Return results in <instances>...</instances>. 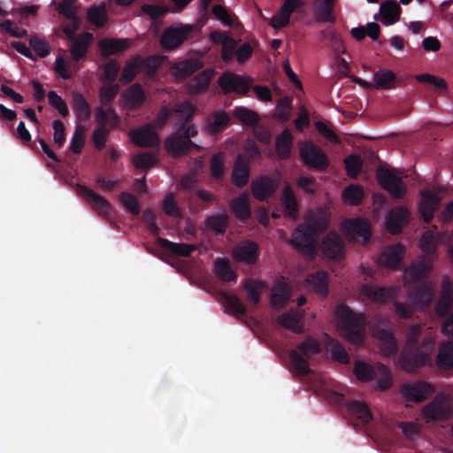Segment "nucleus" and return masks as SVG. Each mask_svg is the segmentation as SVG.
<instances>
[{
    "instance_id": "nucleus-25",
    "label": "nucleus",
    "mask_w": 453,
    "mask_h": 453,
    "mask_svg": "<svg viewBox=\"0 0 453 453\" xmlns=\"http://www.w3.org/2000/svg\"><path fill=\"white\" fill-rule=\"evenodd\" d=\"M132 141L139 147H154L159 143V139L151 124L133 130L130 133Z\"/></svg>"
},
{
    "instance_id": "nucleus-23",
    "label": "nucleus",
    "mask_w": 453,
    "mask_h": 453,
    "mask_svg": "<svg viewBox=\"0 0 453 453\" xmlns=\"http://www.w3.org/2000/svg\"><path fill=\"white\" fill-rule=\"evenodd\" d=\"M250 168L249 160L242 154L238 155L234 162L231 181L238 188H242L249 181Z\"/></svg>"
},
{
    "instance_id": "nucleus-58",
    "label": "nucleus",
    "mask_w": 453,
    "mask_h": 453,
    "mask_svg": "<svg viewBox=\"0 0 453 453\" xmlns=\"http://www.w3.org/2000/svg\"><path fill=\"white\" fill-rule=\"evenodd\" d=\"M119 200L132 215L137 216L140 213L141 210L138 199L133 194L121 192L119 196Z\"/></svg>"
},
{
    "instance_id": "nucleus-5",
    "label": "nucleus",
    "mask_w": 453,
    "mask_h": 453,
    "mask_svg": "<svg viewBox=\"0 0 453 453\" xmlns=\"http://www.w3.org/2000/svg\"><path fill=\"white\" fill-rule=\"evenodd\" d=\"M354 373L358 380L368 382L376 380V389L383 391L392 385L391 372L381 363L372 365L363 360H357L354 365Z\"/></svg>"
},
{
    "instance_id": "nucleus-13",
    "label": "nucleus",
    "mask_w": 453,
    "mask_h": 453,
    "mask_svg": "<svg viewBox=\"0 0 453 453\" xmlns=\"http://www.w3.org/2000/svg\"><path fill=\"white\" fill-rule=\"evenodd\" d=\"M320 250L324 257L340 260L344 256L345 245L337 233L330 232L322 239Z\"/></svg>"
},
{
    "instance_id": "nucleus-39",
    "label": "nucleus",
    "mask_w": 453,
    "mask_h": 453,
    "mask_svg": "<svg viewBox=\"0 0 453 453\" xmlns=\"http://www.w3.org/2000/svg\"><path fill=\"white\" fill-rule=\"evenodd\" d=\"M129 47L128 39L104 38L99 42V49L104 57L123 52Z\"/></svg>"
},
{
    "instance_id": "nucleus-12",
    "label": "nucleus",
    "mask_w": 453,
    "mask_h": 453,
    "mask_svg": "<svg viewBox=\"0 0 453 453\" xmlns=\"http://www.w3.org/2000/svg\"><path fill=\"white\" fill-rule=\"evenodd\" d=\"M376 177L379 184L388 192L393 198H402L406 193V186L401 177L385 167L377 169Z\"/></svg>"
},
{
    "instance_id": "nucleus-7",
    "label": "nucleus",
    "mask_w": 453,
    "mask_h": 453,
    "mask_svg": "<svg viewBox=\"0 0 453 453\" xmlns=\"http://www.w3.org/2000/svg\"><path fill=\"white\" fill-rule=\"evenodd\" d=\"M426 422L445 421L453 417V398L443 392L438 393L434 398L422 410Z\"/></svg>"
},
{
    "instance_id": "nucleus-54",
    "label": "nucleus",
    "mask_w": 453,
    "mask_h": 453,
    "mask_svg": "<svg viewBox=\"0 0 453 453\" xmlns=\"http://www.w3.org/2000/svg\"><path fill=\"white\" fill-rule=\"evenodd\" d=\"M88 20L96 26L103 27L107 21L104 5H92L87 12Z\"/></svg>"
},
{
    "instance_id": "nucleus-38",
    "label": "nucleus",
    "mask_w": 453,
    "mask_h": 453,
    "mask_svg": "<svg viewBox=\"0 0 453 453\" xmlns=\"http://www.w3.org/2000/svg\"><path fill=\"white\" fill-rule=\"evenodd\" d=\"M362 290L367 297L375 302H385L396 295L395 288L379 287L372 284L365 285Z\"/></svg>"
},
{
    "instance_id": "nucleus-44",
    "label": "nucleus",
    "mask_w": 453,
    "mask_h": 453,
    "mask_svg": "<svg viewBox=\"0 0 453 453\" xmlns=\"http://www.w3.org/2000/svg\"><path fill=\"white\" fill-rule=\"evenodd\" d=\"M373 88L391 89L395 87L396 75L390 70L380 69L373 74Z\"/></svg>"
},
{
    "instance_id": "nucleus-26",
    "label": "nucleus",
    "mask_w": 453,
    "mask_h": 453,
    "mask_svg": "<svg viewBox=\"0 0 453 453\" xmlns=\"http://www.w3.org/2000/svg\"><path fill=\"white\" fill-rule=\"evenodd\" d=\"M218 301L225 307L228 314L243 316L247 312L245 304L233 293L220 290L217 294Z\"/></svg>"
},
{
    "instance_id": "nucleus-20",
    "label": "nucleus",
    "mask_w": 453,
    "mask_h": 453,
    "mask_svg": "<svg viewBox=\"0 0 453 453\" xmlns=\"http://www.w3.org/2000/svg\"><path fill=\"white\" fill-rule=\"evenodd\" d=\"M77 192L83 196L90 206L101 216L110 215L111 205L108 200L84 185L77 186Z\"/></svg>"
},
{
    "instance_id": "nucleus-6",
    "label": "nucleus",
    "mask_w": 453,
    "mask_h": 453,
    "mask_svg": "<svg viewBox=\"0 0 453 453\" xmlns=\"http://www.w3.org/2000/svg\"><path fill=\"white\" fill-rule=\"evenodd\" d=\"M297 349L299 351L292 349L288 353L293 372L296 375H308L311 373V370L309 367L307 358L320 352L319 342L312 337H307L303 342L298 344Z\"/></svg>"
},
{
    "instance_id": "nucleus-42",
    "label": "nucleus",
    "mask_w": 453,
    "mask_h": 453,
    "mask_svg": "<svg viewBox=\"0 0 453 453\" xmlns=\"http://www.w3.org/2000/svg\"><path fill=\"white\" fill-rule=\"evenodd\" d=\"M289 299V289L285 278L281 277L277 280L273 286V292L271 296L273 306L281 307L288 303Z\"/></svg>"
},
{
    "instance_id": "nucleus-63",
    "label": "nucleus",
    "mask_w": 453,
    "mask_h": 453,
    "mask_svg": "<svg viewBox=\"0 0 453 453\" xmlns=\"http://www.w3.org/2000/svg\"><path fill=\"white\" fill-rule=\"evenodd\" d=\"M139 57H136L134 59L127 63L125 67L123 68L121 76L119 81L122 83H129L131 82L137 74V70L139 67L138 65Z\"/></svg>"
},
{
    "instance_id": "nucleus-61",
    "label": "nucleus",
    "mask_w": 453,
    "mask_h": 453,
    "mask_svg": "<svg viewBox=\"0 0 453 453\" xmlns=\"http://www.w3.org/2000/svg\"><path fill=\"white\" fill-rule=\"evenodd\" d=\"M29 45L39 58H46L50 53V47L49 43L45 40L40 39L36 36H32L29 39Z\"/></svg>"
},
{
    "instance_id": "nucleus-49",
    "label": "nucleus",
    "mask_w": 453,
    "mask_h": 453,
    "mask_svg": "<svg viewBox=\"0 0 453 453\" xmlns=\"http://www.w3.org/2000/svg\"><path fill=\"white\" fill-rule=\"evenodd\" d=\"M198 69L197 61H182L175 64L171 68L172 74L177 80H184L193 74Z\"/></svg>"
},
{
    "instance_id": "nucleus-46",
    "label": "nucleus",
    "mask_w": 453,
    "mask_h": 453,
    "mask_svg": "<svg viewBox=\"0 0 453 453\" xmlns=\"http://www.w3.org/2000/svg\"><path fill=\"white\" fill-rule=\"evenodd\" d=\"M73 109L78 119L86 121L91 117V107L82 94H73Z\"/></svg>"
},
{
    "instance_id": "nucleus-14",
    "label": "nucleus",
    "mask_w": 453,
    "mask_h": 453,
    "mask_svg": "<svg viewBox=\"0 0 453 453\" xmlns=\"http://www.w3.org/2000/svg\"><path fill=\"white\" fill-rule=\"evenodd\" d=\"M342 230L350 239H361L364 242L371 238V227L364 219H347L342 223Z\"/></svg>"
},
{
    "instance_id": "nucleus-24",
    "label": "nucleus",
    "mask_w": 453,
    "mask_h": 453,
    "mask_svg": "<svg viewBox=\"0 0 453 453\" xmlns=\"http://www.w3.org/2000/svg\"><path fill=\"white\" fill-rule=\"evenodd\" d=\"M330 214L326 209H311L305 215L304 224L317 234L325 231L329 224Z\"/></svg>"
},
{
    "instance_id": "nucleus-60",
    "label": "nucleus",
    "mask_w": 453,
    "mask_h": 453,
    "mask_svg": "<svg viewBox=\"0 0 453 453\" xmlns=\"http://www.w3.org/2000/svg\"><path fill=\"white\" fill-rule=\"evenodd\" d=\"M84 144L85 127L81 125H78L71 141L70 150L75 154H80L82 151Z\"/></svg>"
},
{
    "instance_id": "nucleus-57",
    "label": "nucleus",
    "mask_w": 453,
    "mask_h": 453,
    "mask_svg": "<svg viewBox=\"0 0 453 453\" xmlns=\"http://www.w3.org/2000/svg\"><path fill=\"white\" fill-rule=\"evenodd\" d=\"M291 110L292 100L288 96L280 98L277 102L274 119L283 122L288 120Z\"/></svg>"
},
{
    "instance_id": "nucleus-62",
    "label": "nucleus",
    "mask_w": 453,
    "mask_h": 453,
    "mask_svg": "<svg viewBox=\"0 0 453 453\" xmlns=\"http://www.w3.org/2000/svg\"><path fill=\"white\" fill-rule=\"evenodd\" d=\"M157 159L151 152L137 154L133 157V164L139 169H149L155 165Z\"/></svg>"
},
{
    "instance_id": "nucleus-32",
    "label": "nucleus",
    "mask_w": 453,
    "mask_h": 453,
    "mask_svg": "<svg viewBox=\"0 0 453 453\" xmlns=\"http://www.w3.org/2000/svg\"><path fill=\"white\" fill-rule=\"evenodd\" d=\"M438 203L439 198L435 194L429 190H423L421 192L418 210L425 222L430 223L432 221Z\"/></svg>"
},
{
    "instance_id": "nucleus-48",
    "label": "nucleus",
    "mask_w": 453,
    "mask_h": 453,
    "mask_svg": "<svg viewBox=\"0 0 453 453\" xmlns=\"http://www.w3.org/2000/svg\"><path fill=\"white\" fill-rule=\"evenodd\" d=\"M233 115L243 125L250 127H256L260 120L258 114L255 111L242 106L235 107L233 111Z\"/></svg>"
},
{
    "instance_id": "nucleus-1",
    "label": "nucleus",
    "mask_w": 453,
    "mask_h": 453,
    "mask_svg": "<svg viewBox=\"0 0 453 453\" xmlns=\"http://www.w3.org/2000/svg\"><path fill=\"white\" fill-rule=\"evenodd\" d=\"M195 112V107L188 101L177 104L172 110L167 106H163L155 119L150 124L153 128H162L165 126L171 118L174 121L176 131L169 135L165 142V148L173 157H180L188 154L191 149L197 145L191 141L197 134L194 125H190V120Z\"/></svg>"
},
{
    "instance_id": "nucleus-36",
    "label": "nucleus",
    "mask_w": 453,
    "mask_h": 453,
    "mask_svg": "<svg viewBox=\"0 0 453 453\" xmlns=\"http://www.w3.org/2000/svg\"><path fill=\"white\" fill-rule=\"evenodd\" d=\"M229 206L234 216L239 219H248L251 217V209L247 191L234 198Z\"/></svg>"
},
{
    "instance_id": "nucleus-9",
    "label": "nucleus",
    "mask_w": 453,
    "mask_h": 453,
    "mask_svg": "<svg viewBox=\"0 0 453 453\" xmlns=\"http://www.w3.org/2000/svg\"><path fill=\"white\" fill-rule=\"evenodd\" d=\"M317 235L316 232L303 223L294 230L289 243L300 252L314 257L317 254Z\"/></svg>"
},
{
    "instance_id": "nucleus-17",
    "label": "nucleus",
    "mask_w": 453,
    "mask_h": 453,
    "mask_svg": "<svg viewBox=\"0 0 453 453\" xmlns=\"http://www.w3.org/2000/svg\"><path fill=\"white\" fill-rule=\"evenodd\" d=\"M400 391L406 401L420 403L429 397L434 393V388L427 382L418 381L411 384H403Z\"/></svg>"
},
{
    "instance_id": "nucleus-37",
    "label": "nucleus",
    "mask_w": 453,
    "mask_h": 453,
    "mask_svg": "<svg viewBox=\"0 0 453 453\" xmlns=\"http://www.w3.org/2000/svg\"><path fill=\"white\" fill-rule=\"evenodd\" d=\"M308 287L315 293L326 296L328 293V273L325 271H318L307 275Z\"/></svg>"
},
{
    "instance_id": "nucleus-45",
    "label": "nucleus",
    "mask_w": 453,
    "mask_h": 453,
    "mask_svg": "<svg viewBox=\"0 0 453 453\" xmlns=\"http://www.w3.org/2000/svg\"><path fill=\"white\" fill-rule=\"evenodd\" d=\"M334 0H321L314 8V16L319 22H330L335 21V17L333 13Z\"/></svg>"
},
{
    "instance_id": "nucleus-40",
    "label": "nucleus",
    "mask_w": 453,
    "mask_h": 453,
    "mask_svg": "<svg viewBox=\"0 0 453 453\" xmlns=\"http://www.w3.org/2000/svg\"><path fill=\"white\" fill-rule=\"evenodd\" d=\"M434 292L433 286L428 282H424L411 292V297L418 306L426 308L431 304Z\"/></svg>"
},
{
    "instance_id": "nucleus-10",
    "label": "nucleus",
    "mask_w": 453,
    "mask_h": 453,
    "mask_svg": "<svg viewBox=\"0 0 453 453\" xmlns=\"http://www.w3.org/2000/svg\"><path fill=\"white\" fill-rule=\"evenodd\" d=\"M253 80L250 77L225 72L218 79V84L225 95L235 93L246 96L251 88Z\"/></svg>"
},
{
    "instance_id": "nucleus-22",
    "label": "nucleus",
    "mask_w": 453,
    "mask_h": 453,
    "mask_svg": "<svg viewBox=\"0 0 453 453\" xmlns=\"http://www.w3.org/2000/svg\"><path fill=\"white\" fill-rule=\"evenodd\" d=\"M156 244L167 255L174 257H188L197 248L196 245L173 242L162 237H157Z\"/></svg>"
},
{
    "instance_id": "nucleus-21",
    "label": "nucleus",
    "mask_w": 453,
    "mask_h": 453,
    "mask_svg": "<svg viewBox=\"0 0 453 453\" xmlns=\"http://www.w3.org/2000/svg\"><path fill=\"white\" fill-rule=\"evenodd\" d=\"M280 202L282 206L284 217L293 220L297 219L299 215V202L289 184H287L283 188Z\"/></svg>"
},
{
    "instance_id": "nucleus-8",
    "label": "nucleus",
    "mask_w": 453,
    "mask_h": 453,
    "mask_svg": "<svg viewBox=\"0 0 453 453\" xmlns=\"http://www.w3.org/2000/svg\"><path fill=\"white\" fill-rule=\"evenodd\" d=\"M299 156L303 165L319 172L326 171L330 161L323 150L315 143L304 141L298 143Z\"/></svg>"
},
{
    "instance_id": "nucleus-30",
    "label": "nucleus",
    "mask_w": 453,
    "mask_h": 453,
    "mask_svg": "<svg viewBox=\"0 0 453 453\" xmlns=\"http://www.w3.org/2000/svg\"><path fill=\"white\" fill-rule=\"evenodd\" d=\"M122 97L125 100L126 107L129 110L140 108L146 99L144 89L140 83L131 85L123 92Z\"/></svg>"
},
{
    "instance_id": "nucleus-19",
    "label": "nucleus",
    "mask_w": 453,
    "mask_h": 453,
    "mask_svg": "<svg viewBox=\"0 0 453 453\" xmlns=\"http://www.w3.org/2000/svg\"><path fill=\"white\" fill-rule=\"evenodd\" d=\"M276 188L275 180L268 175H260L250 184L251 194L259 202H264L273 196Z\"/></svg>"
},
{
    "instance_id": "nucleus-43",
    "label": "nucleus",
    "mask_w": 453,
    "mask_h": 453,
    "mask_svg": "<svg viewBox=\"0 0 453 453\" xmlns=\"http://www.w3.org/2000/svg\"><path fill=\"white\" fill-rule=\"evenodd\" d=\"M432 270V260L429 257H422L411 264L407 273L412 281H418L425 278Z\"/></svg>"
},
{
    "instance_id": "nucleus-34",
    "label": "nucleus",
    "mask_w": 453,
    "mask_h": 453,
    "mask_svg": "<svg viewBox=\"0 0 453 453\" xmlns=\"http://www.w3.org/2000/svg\"><path fill=\"white\" fill-rule=\"evenodd\" d=\"M230 118L224 111L212 112L206 119L203 130L210 134L223 131L229 125Z\"/></svg>"
},
{
    "instance_id": "nucleus-50",
    "label": "nucleus",
    "mask_w": 453,
    "mask_h": 453,
    "mask_svg": "<svg viewBox=\"0 0 453 453\" xmlns=\"http://www.w3.org/2000/svg\"><path fill=\"white\" fill-rule=\"evenodd\" d=\"M215 273L225 281H233L236 279V273L231 268L229 260L226 258H217L214 262Z\"/></svg>"
},
{
    "instance_id": "nucleus-51",
    "label": "nucleus",
    "mask_w": 453,
    "mask_h": 453,
    "mask_svg": "<svg viewBox=\"0 0 453 453\" xmlns=\"http://www.w3.org/2000/svg\"><path fill=\"white\" fill-rule=\"evenodd\" d=\"M205 224L216 234H224L228 226V216L226 213L211 215L206 219Z\"/></svg>"
},
{
    "instance_id": "nucleus-15",
    "label": "nucleus",
    "mask_w": 453,
    "mask_h": 453,
    "mask_svg": "<svg viewBox=\"0 0 453 453\" xmlns=\"http://www.w3.org/2000/svg\"><path fill=\"white\" fill-rule=\"evenodd\" d=\"M333 399L338 403L344 404L347 411L362 423L368 424L372 419V412L366 403L358 400L345 402L344 395L336 392L333 393Z\"/></svg>"
},
{
    "instance_id": "nucleus-47",
    "label": "nucleus",
    "mask_w": 453,
    "mask_h": 453,
    "mask_svg": "<svg viewBox=\"0 0 453 453\" xmlns=\"http://www.w3.org/2000/svg\"><path fill=\"white\" fill-rule=\"evenodd\" d=\"M436 363L441 369L453 368V341H447L440 345Z\"/></svg>"
},
{
    "instance_id": "nucleus-64",
    "label": "nucleus",
    "mask_w": 453,
    "mask_h": 453,
    "mask_svg": "<svg viewBox=\"0 0 453 453\" xmlns=\"http://www.w3.org/2000/svg\"><path fill=\"white\" fill-rule=\"evenodd\" d=\"M119 68L118 61L111 59L104 67L102 81L109 83L115 81L118 77Z\"/></svg>"
},
{
    "instance_id": "nucleus-41",
    "label": "nucleus",
    "mask_w": 453,
    "mask_h": 453,
    "mask_svg": "<svg viewBox=\"0 0 453 453\" xmlns=\"http://www.w3.org/2000/svg\"><path fill=\"white\" fill-rule=\"evenodd\" d=\"M243 287L247 293V300L257 307L260 302L261 295L266 288V284L261 280L247 279L244 281Z\"/></svg>"
},
{
    "instance_id": "nucleus-35",
    "label": "nucleus",
    "mask_w": 453,
    "mask_h": 453,
    "mask_svg": "<svg viewBox=\"0 0 453 453\" xmlns=\"http://www.w3.org/2000/svg\"><path fill=\"white\" fill-rule=\"evenodd\" d=\"M293 134L288 128H285L275 140L276 154L281 160H287L291 156L293 146Z\"/></svg>"
},
{
    "instance_id": "nucleus-56",
    "label": "nucleus",
    "mask_w": 453,
    "mask_h": 453,
    "mask_svg": "<svg viewBox=\"0 0 453 453\" xmlns=\"http://www.w3.org/2000/svg\"><path fill=\"white\" fill-rule=\"evenodd\" d=\"M211 173L216 180H223L226 173L224 156L221 153L214 154L210 164Z\"/></svg>"
},
{
    "instance_id": "nucleus-3",
    "label": "nucleus",
    "mask_w": 453,
    "mask_h": 453,
    "mask_svg": "<svg viewBox=\"0 0 453 453\" xmlns=\"http://www.w3.org/2000/svg\"><path fill=\"white\" fill-rule=\"evenodd\" d=\"M336 314L342 324V331L346 339L355 344L363 342V330L365 326V316L354 312L349 306L340 304Z\"/></svg>"
},
{
    "instance_id": "nucleus-11",
    "label": "nucleus",
    "mask_w": 453,
    "mask_h": 453,
    "mask_svg": "<svg viewBox=\"0 0 453 453\" xmlns=\"http://www.w3.org/2000/svg\"><path fill=\"white\" fill-rule=\"evenodd\" d=\"M192 26L177 23L165 28L160 37V45L165 50H172L181 45L190 35Z\"/></svg>"
},
{
    "instance_id": "nucleus-27",
    "label": "nucleus",
    "mask_w": 453,
    "mask_h": 453,
    "mask_svg": "<svg viewBox=\"0 0 453 453\" xmlns=\"http://www.w3.org/2000/svg\"><path fill=\"white\" fill-rule=\"evenodd\" d=\"M258 257V245L253 241H244L237 245L233 251L236 261L254 264Z\"/></svg>"
},
{
    "instance_id": "nucleus-59",
    "label": "nucleus",
    "mask_w": 453,
    "mask_h": 453,
    "mask_svg": "<svg viewBox=\"0 0 453 453\" xmlns=\"http://www.w3.org/2000/svg\"><path fill=\"white\" fill-rule=\"evenodd\" d=\"M49 104L56 109L62 117L69 115V109L65 101L57 94L56 91L50 90L48 92Z\"/></svg>"
},
{
    "instance_id": "nucleus-4",
    "label": "nucleus",
    "mask_w": 453,
    "mask_h": 453,
    "mask_svg": "<svg viewBox=\"0 0 453 453\" xmlns=\"http://www.w3.org/2000/svg\"><path fill=\"white\" fill-rule=\"evenodd\" d=\"M371 332L380 341V349L384 356L392 357L397 353V341L392 330V322L388 317L375 315L371 321Z\"/></svg>"
},
{
    "instance_id": "nucleus-53",
    "label": "nucleus",
    "mask_w": 453,
    "mask_h": 453,
    "mask_svg": "<svg viewBox=\"0 0 453 453\" xmlns=\"http://www.w3.org/2000/svg\"><path fill=\"white\" fill-rule=\"evenodd\" d=\"M96 120L99 127H105L106 124H111L116 127L119 124V117L113 108L104 110L103 107H97L96 110Z\"/></svg>"
},
{
    "instance_id": "nucleus-16",
    "label": "nucleus",
    "mask_w": 453,
    "mask_h": 453,
    "mask_svg": "<svg viewBox=\"0 0 453 453\" xmlns=\"http://www.w3.org/2000/svg\"><path fill=\"white\" fill-rule=\"evenodd\" d=\"M453 310V284L444 277L441 291L434 304V312L439 319L445 318Z\"/></svg>"
},
{
    "instance_id": "nucleus-18",
    "label": "nucleus",
    "mask_w": 453,
    "mask_h": 453,
    "mask_svg": "<svg viewBox=\"0 0 453 453\" xmlns=\"http://www.w3.org/2000/svg\"><path fill=\"white\" fill-rule=\"evenodd\" d=\"M411 213L403 205L392 208L387 216L386 228L391 234H399L410 221Z\"/></svg>"
},
{
    "instance_id": "nucleus-31",
    "label": "nucleus",
    "mask_w": 453,
    "mask_h": 453,
    "mask_svg": "<svg viewBox=\"0 0 453 453\" xmlns=\"http://www.w3.org/2000/svg\"><path fill=\"white\" fill-rule=\"evenodd\" d=\"M304 313L303 311L291 309L288 312L280 315L277 319L278 324L281 326L300 334L303 332V319Z\"/></svg>"
},
{
    "instance_id": "nucleus-2",
    "label": "nucleus",
    "mask_w": 453,
    "mask_h": 453,
    "mask_svg": "<svg viewBox=\"0 0 453 453\" xmlns=\"http://www.w3.org/2000/svg\"><path fill=\"white\" fill-rule=\"evenodd\" d=\"M422 333L420 325H412L406 334V342L400 356V363L407 372H413L431 361L434 349V339L426 335L419 343Z\"/></svg>"
},
{
    "instance_id": "nucleus-52",
    "label": "nucleus",
    "mask_w": 453,
    "mask_h": 453,
    "mask_svg": "<svg viewBox=\"0 0 453 453\" xmlns=\"http://www.w3.org/2000/svg\"><path fill=\"white\" fill-rule=\"evenodd\" d=\"M365 192L359 185H349L342 192V198L346 203L350 205H359L364 199Z\"/></svg>"
},
{
    "instance_id": "nucleus-29",
    "label": "nucleus",
    "mask_w": 453,
    "mask_h": 453,
    "mask_svg": "<svg viewBox=\"0 0 453 453\" xmlns=\"http://www.w3.org/2000/svg\"><path fill=\"white\" fill-rule=\"evenodd\" d=\"M69 40L72 41L70 47L72 58L74 61H80L86 57L88 47L92 42L93 35L88 32H83L74 39Z\"/></svg>"
},
{
    "instance_id": "nucleus-28",
    "label": "nucleus",
    "mask_w": 453,
    "mask_h": 453,
    "mask_svg": "<svg viewBox=\"0 0 453 453\" xmlns=\"http://www.w3.org/2000/svg\"><path fill=\"white\" fill-rule=\"evenodd\" d=\"M402 8L396 0H386L380 4V21L385 26H391L400 19Z\"/></svg>"
},
{
    "instance_id": "nucleus-33",
    "label": "nucleus",
    "mask_w": 453,
    "mask_h": 453,
    "mask_svg": "<svg viewBox=\"0 0 453 453\" xmlns=\"http://www.w3.org/2000/svg\"><path fill=\"white\" fill-rule=\"evenodd\" d=\"M404 247L402 244H394L384 249L379 257V263L381 265L395 269L400 264Z\"/></svg>"
},
{
    "instance_id": "nucleus-55",
    "label": "nucleus",
    "mask_w": 453,
    "mask_h": 453,
    "mask_svg": "<svg viewBox=\"0 0 453 453\" xmlns=\"http://www.w3.org/2000/svg\"><path fill=\"white\" fill-rule=\"evenodd\" d=\"M344 165L348 176L356 179L362 171L363 160L360 156L351 154L344 159Z\"/></svg>"
}]
</instances>
